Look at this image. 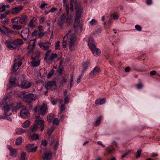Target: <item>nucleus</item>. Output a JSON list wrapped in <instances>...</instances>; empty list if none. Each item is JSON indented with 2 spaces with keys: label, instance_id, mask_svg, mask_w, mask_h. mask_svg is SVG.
Listing matches in <instances>:
<instances>
[{
  "label": "nucleus",
  "instance_id": "obj_1",
  "mask_svg": "<svg viewBox=\"0 0 160 160\" xmlns=\"http://www.w3.org/2000/svg\"><path fill=\"white\" fill-rule=\"evenodd\" d=\"M51 51V49L48 50L45 55V60L48 64L52 63V62L58 56L56 53H52Z\"/></svg>",
  "mask_w": 160,
  "mask_h": 160
},
{
  "label": "nucleus",
  "instance_id": "obj_2",
  "mask_svg": "<svg viewBox=\"0 0 160 160\" xmlns=\"http://www.w3.org/2000/svg\"><path fill=\"white\" fill-rule=\"evenodd\" d=\"M36 99V95L32 93L25 95L22 97V100L27 104H29L35 101Z\"/></svg>",
  "mask_w": 160,
  "mask_h": 160
},
{
  "label": "nucleus",
  "instance_id": "obj_3",
  "mask_svg": "<svg viewBox=\"0 0 160 160\" xmlns=\"http://www.w3.org/2000/svg\"><path fill=\"white\" fill-rule=\"evenodd\" d=\"M76 9L77 11L76 12V16L75 18V22L73 26V28L74 29L77 30L78 27L76 25V24H78V20L80 18L82 14V8L79 5L76 7Z\"/></svg>",
  "mask_w": 160,
  "mask_h": 160
},
{
  "label": "nucleus",
  "instance_id": "obj_4",
  "mask_svg": "<svg viewBox=\"0 0 160 160\" xmlns=\"http://www.w3.org/2000/svg\"><path fill=\"white\" fill-rule=\"evenodd\" d=\"M76 34L71 35L68 38V44L69 48L71 51H73L75 49V42L76 41Z\"/></svg>",
  "mask_w": 160,
  "mask_h": 160
},
{
  "label": "nucleus",
  "instance_id": "obj_5",
  "mask_svg": "<svg viewBox=\"0 0 160 160\" xmlns=\"http://www.w3.org/2000/svg\"><path fill=\"white\" fill-rule=\"evenodd\" d=\"M47 106L45 104H43L41 106H38L34 108V112L36 113L44 115L47 112Z\"/></svg>",
  "mask_w": 160,
  "mask_h": 160
},
{
  "label": "nucleus",
  "instance_id": "obj_6",
  "mask_svg": "<svg viewBox=\"0 0 160 160\" xmlns=\"http://www.w3.org/2000/svg\"><path fill=\"white\" fill-rule=\"evenodd\" d=\"M14 40L10 39L6 40L4 43L6 45L7 47L10 49L14 50L17 47Z\"/></svg>",
  "mask_w": 160,
  "mask_h": 160
},
{
  "label": "nucleus",
  "instance_id": "obj_7",
  "mask_svg": "<svg viewBox=\"0 0 160 160\" xmlns=\"http://www.w3.org/2000/svg\"><path fill=\"white\" fill-rule=\"evenodd\" d=\"M77 31V30L74 29L73 28L69 30L68 32L66 34L65 36L63 37L62 42H67L68 37H69V38L70 36L76 34Z\"/></svg>",
  "mask_w": 160,
  "mask_h": 160
},
{
  "label": "nucleus",
  "instance_id": "obj_8",
  "mask_svg": "<svg viewBox=\"0 0 160 160\" xmlns=\"http://www.w3.org/2000/svg\"><path fill=\"white\" fill-rule=\"evenodd\" d=\"M38 44L42 49L46 50L49 48L51 44L49 42H40Z\"/></svg>",
  "mask_w": 160,
  "mask_h": 160
},
{
  "label": "nucleus",
  "instance_id": "obj_9",
  "mask_svg": "<svg viewBox=\"0 0 160 160\" xmlns=\"http://www.w3.org/2000/svg\"><path fill=\"white\" fill-rule=\"evenodd\" d=\"M22 64L21 60H17L16 59L14 60V63L13 65L12 70L13 72H16L19 68V67Z\"/></svg>",
  "mask_w": 160,
  "mask_h": 160
},
{
  "label": "nucleus",
  "instance_id": "obj_10",
  "mask_svg": "<svg viewBox=\"0 0 160 160\" xmlns=\"http://www.w3.org/2000/svg\"><path fill=\"white\" fill-rule=\"evenodd\" d=\"M22 34L21 36L24 40H26L28 39L29 33V29L25 28L23 29L21 32Z\"/></svg>",
  "mask_w": 160,
  "mask_h": 160
},
{
  "label": "nucleus",
  "instance_id": "obj_11",
  "mask_svg": "<svg viewBox=\"0 0 160 160\" xmlns=\"http://www.w3.org/2000/svg\"><path fill=\"white\" fill-rule=\"evenodd\" d=\"M35 124L41 128V131H42L44 129V123L43 120L40 119L38 117L35 120Z\"/></svg>",
  "mask_w": 160,
  "mask_h": 160
},
{
  "label": "nucleus",
  "instance_id": "obj_12",
  "mask_svg": "<svg viewBox=\"0 0 160 160\" xmlns=\"http://www.w3.org/2000/svg\"><path fill=\"white\" fill-rule=\"evenodd\" d=\"M45 87L47 89L53 90L56 88V83L54 81H51L47 83L45 85Z\"/></svg>",
  "mask_w": 160,
  "mask_h": 160
},
{
  "label": "nucleus",
  "instance_id": "obj_13",
  "mask_svg": "<svg viewBox=\"0 0 160 160\" xmlns=\"http://www.w3.org/2000/svg\"><path fill=\"white\" fill-rule=\"evenodd\" d=\"M34 144L33 143L29 144L26 146V148L28 152H35L36 150L37 147H33Z\"/></svg>",
  "mask_w": 160,
  "mask_h": 160
},
{
  "label": "nucleus",
  "instance_id": "obj_14",
  "mask_svg": "<svg viewBox=\"0 0 160 160\" xmlns=\"http://www.w3.org/2000/svg\"><path fill=\"white\" fill-rule=\"evenodd\" d=\"M101 72L99 68L96 67L90 73V77L92 78L94 77L96 75Z\"/></svg>",
  "mask_w": 160,
  "mask_h": 160
},
{
  "label": "nucleus",
  "instance_id": "obj_15",
  "mask_svg": "<svg viewBox=\"0 0 160 160\" xmlns=\"http://www.w3.org/2000/svg\"><path fill=\"white\" fill-rule=\"evenodd\" d=\"M31 85V83L28 81L23 80L22 81L21 84V87L23 89H27L29 88Z\"/></svg>",
  "mask_w": 160,
  "mask_h": 160
},
{
  "label": "nucleus",
  "instance_id": "obj_16",
  "mask_svg": "<svg viewBox=\"0 0 160 160\" xmlns=\"http://www.w3.org/2000/svg\"><path fill=\"white\" fill-rule=\"evenodd\" d=\"M40 60L38 57H35L32 58V61L31 62L32 66L33 67H37L39 65Z\"/></svg>",
  "mask_w": 160,
  "mask_h": 160
},
{
  "label": "nucleus",
  "instance_id": "obj_17",
  "mask_svg": "<svg viewBox=\"0 0 160 160\" xmlns=\"http://www.w3.org/2000/svg\"><path fill=\"white\" fill-rule=\"evenodd\" d=\"M20 115L22 118H26L29 116L30 113L27 109H23L21 111Z\"/></svg>",
  "mask_w": 160,
  "mask_h": 160
},
{
  "label": "nucleus",
  "instance_id": "obj_18",
  "mask_svg": "<svg viewBox=\"0 0 160 160\" xmlns=\"http://www.w3.org/2000/svg\"><path fill=\"white\" fill-rule=\"evenodd\" d=\"M23 7L20 6L18 7L13 8L11 10V12L12 14H17L23 9Z\"/></svg>",
  "mask_w": 160,
  "mask_h": 160
},
{
  "label": "nucleus",
  "instance_id": "obj_19",
  "mask_svg": "<svg viewBox=\"0 0 160 160\" xmlns=\"http://www.w3.org/2000/svg\"><path fill=\"white\" fill-rule=\"evenodd\" d=\"M28 20V17L26 15L23 14L20 18L19 22L21 24L25 25Z\"/></svg>",
  "mask_w": 160,
  "mask_h": 160
},
{
  "label": "nucleus",
  "instance_id": "obj_20",
  "mask_svg": "<svg viewBox=\"0 0 160 160\" xmlns=\"http://www.w3.org/2000/svg\"><path fill=\"white\" fill-rule=\"evenodd\" d=\"M90 49L95 56H97L100 55V50L98 48H97L96 46Z\"/></svg>",
  "mask_w": 160,
  "mask_h": 160
},
{
  "label": "nucleus",
  "instance_id": "obj_21",
  "mask_svg": "<svg viewBox=\"0 0 160 160\" xmlns=\"http://www.w3.org/2000/svg\"><path fill=\"white\" fill-rule=\"evenodd\" d=\"M66 17V15L62 14L61 16L58 21V24L60 27L62 26L64 22V20Z\"/></svg>",
  "mask_w": 160,
  "mask_h": 160
},
{
  "label": "nucleus",
  "instance_id": "obj_22",
  "mask_svg": "<svg viewBox=\"0 0 160 160\" xmlns=\"http://www.w3.org/2000/svg\"><path fill=\"white\" fill-rule=\"evenodd\" d=\"M8 149L10 151V155L11 156L16 157L17 155L18 151L15 148H12L11 146L8 147Z\"/></svg>",
  "mask_w": 160,
  "mask_h": 160
},
{
  "label": "nucleus",
  "instance_id": "obj_23",
  "mask_svg": "<svg viewBox=\"0 0 160 160\" xmlns=\"http://www.w3.org/2000/svg\"><path fill=\"white\" fill-rule=\"evenodd\" d=\"M59 102L60 104V105L59 106V108L60 109L61 113L64 111L66 108V106L64 104H63V100L62 99H60L59 100Z\"/></svg>",
  "mask_w": 160,
  "mask_h": 160
},
{
  "label": "nucleus",
  "instance_id": "obj_24",
  "mask_svg": "<svg viewBox=\"0 0 160 160\" xmlns=\"http://www.w3.org/2000/svg\"><path fill=\"white\" fill-rule=\"evenodd\" d=\"M52 152H48L44 153L43 159L44 160H51L52 158Z\"/></svg>",
  "mask_w": 160,
  "mask_h": 160
},
{
  "label": "nucleus",
  "instance_id": "obj_25",
  "mask_svg": "<svg viewBox=\"0 0 160 160\" xmlns=\"http://www.w3.org/2000/svg\"><path fill=\"white\" fill-rule=\"evenodd\" d=\"M35 41L36 39H35L30 40L28 46V48L32 49L35 47Z\"/></svg>",
  "mask_w": 160,
  "mask_h": 160
},
{
  "label": "nucleus",
  "instance_id": "obj_26",
  "mask_svg": "<svg viewBox=\"0 0 160 160\" xmlns=\"http://www.w3.org/2000/svg\"><path fill=\"white\" fill-rule=\"evenodd\" d=\"M67 17L66 19V23L68 26L70 25L73 21L72 16L71 14L67 15Z\"/></svg>",
  "mask_w": 160,
  "mask_h": 160
},
{
  "label": "nucleus",
  "instance_id": "obj_27",
  "mask_svg": "<svg viewBox=\"0 0 160 160\" xmlns=\"http://www.w3.org/2000/svg\"><path fill=\"white\" fill-rule=\"evenodd\" d=\"M36 20V19L35 17H33L29 22L28 25V26L32 28H35V23Z\"/></svg>",
  "mask_w": 160,
  "mask_h": 160
},
{
  "label": "nucleus",
  "instance_id": "obj_28",
  "mask_svg": "<svg viewBox=\"0 0 160 160\" xmlns=\"http://www.w3.org/2000/svg\"><path fill=\"white\" fill-rule=\"evenodd\" d=\"M88 46L90 48L96 46L94 39L92 38H89Z\"/></svg>",
  "mask_w": 160,
  "mask_h": 160
},
{
  "label": "nucleus",
  "instance_id": "obj_29",
  "mask_svg": "<svg viewBox=\"0 0 160 160\" xmlns=\"http://www.w3.org/2000/svg\"><path fill=\"white\" fill-rule=\"evenodd\" d=\"M106 101V99L105 98L102 99L99 98L97 99L95 101V104L96 105H101L104 103Z\"/></svg>",
  "mask_w": 160,
  "mask_h": 160
},
{
  "label": "nucleus",
  "instance_id": "obj_30",
  "mask_svg": "<svg viewBox=\"0 0 160 160\" xmlns=\"http://www.w3.org/2000/svg\"><path fill=\"white\" fill-rule=\"evenodd\" d=\"M25 132V131L24 130L21 128H20L16 130L15 134L17 135H20Z\"/></svg>",
  "mask_w": 160,
  "mask_h": 160
},
{
  "label": "nucleus",
  "instance_id": "obj_31",
  "mask_svg": "<svg viewBox=\"0 0 160 160\" xmlns=\"http://www.w3.org/2000/svg\"><path fill=\"white\" fill-rule=\"evenodd\" d=\"M74 4L75 5H77V3L76 0H71L70 3V9L71 12L73 11V5Z\"/></svg>",
  "mask_w": 160,
  "mask_h": 160
},
{
  "label": "nucleus",
  "instance_id": "obj_32",
  "mask_svg": "<svg viewBox=\"0 0 160 160\" xmlns=\"http://www.w3.org/2000/svg\"><path fill=\"white\" fill-rule=\"evenodd\" d=\"M54 118V115L50 113L48 116L47 119L48 122H51L52 121Z\"/></svg>",
  "mask_w": 160,
  "mask_h": 160
},
{
  "label": "nucleus",
  "instance_id": "obj_33",
  "mask_svg": "<svg viewBox=\"0 0 160 160\" xmlns=\"http://www.w3.org/2000/svg\"><path fill=\"white\" fill-rule=\"evenodd\" d=\"M17 47L19 45L22 44L23 43V42L22 39H17L14 40Z\"/></svg>",
  "mask_w": 160,
  "mask_h": 160
},
{
  "label": "nucleus",
  "instance_id": "obj_34",
  "mask_svg": "<svg viewBox=\"0 0 160 160\" xmlns=\"http://www.w3.org/2000/svg\"><path fill=\"white\" fill-rule=\"evenodd\" d=\"M30 123V122L29 121L27 120L22 124V126L25 128H27L29 126Z\"/></svg>",
  "mask_w": 160,
  "mask_h": 160
},
{
  "label": "nucleus",
  "instance_id": "obj_35",
  "mask_svg": "<svg viewBox=\"0 0 160 160\" xmlns=\"http://www.w3.org/2000/svg\"><path fill=\"white\" fill-rule=\"evenodd\" d=\"M16 79L15 78H13L12 79H11L9 80V83L11 84V85L12 86H16L17 85L16 81Z\"/></svg>",
  "mask_w": 160,
  "mask_h": 160
},
{
  "label": "nucleus",
  "instance_id": "obj_36",
  "mask_svg": "<svg viewBox=\"0 0 160 160\" xmlns=\"http://www.w3.org/2000/svg\"><path fill=\"white\" fill-rule=\"evenodd\" d=\"M102 118V117L100 116L99 118L96 120L94 123V125L96 126H98L100 124V121Z\"/></svg>",
  "mask_w": 160,
  "mask_h": 160
},
{
  "label": "nucleus",
  "instance_id": "obj_37",
  "mask_svg": "<svg viewBox=\"0 0 160 160\" xmlns=\"http://www.w3.org/2000/svg\"><path fill=\"white\" fill-rule=\"evenodd\" d=\"M22 139L21 137H19L18 138L16 141L15 144L16 145H20L22 142Z\"/></svg>",
  "mask_w": 160,
  "mask_h": 160
},
{
  "label": "nucleus",
  "instance_id": "obj_38",
  "mask_svg": "<svg viewBox=\"0 0 160 160\" xmlns=\"http://www.w3.org/2000/svg\"><path fill=\"white\" fill-rule=\"evenodd\" d=\"M62 68L61 64L59 66L58 69L57 71V72L58 73L59 75H61L62 74Z\"/></svg>",
  "mask_w": 160,
  "mask_h": 160
},
{
  "label": "nucleus",
  "instance_id": "obj_39",
  "mask_svg": "<svg viewBox=\"0 0 160 160\" xmlns=\"http://www.w3.org/2000/svg\"><path fill=\"white\" fill-rule=\"evenodd\" d=\"M89 64V61H87L83 64V69L82 72H84L85 70L87 69L88 66Z\"/></svg>",
  "mask_w": 160,
  "mask_h": 160
},
{
  "label": "nucleus",
  "instance_id": "obj_40",
  "mask_svg": "<svg viewBox=\"0 0 160 160\" xmlns=\"http://www.w3.org/2000/svg\"><path fill=\"white\" fill-rule=\"evenodd\" d=\"M39 128V126H38L35 123L33 125V126L31 128V130L32 132H35L38 130V129Z\"/></svg>",
  "mask_w": 160,
  "mask_h": 160
},
{
  "label": "nucleus",
  "instance_id": "obj_41",
  "mask_svg": "<svg viewBox=\"0 0 160 160\" xmlns=\"http://www.w3.org/2000/svg\"><path fill=\"white\" fill-rule=\"evenodd\" d=\"M119 16L115 13L112 14L111 15V18L113 20H116L117 19L119 18Z\"/></svg>",
  "mask_w": 160,
  "mask_h": 160
},
{
  "label": "nucleus",
  "instance_id": "obj_42",
  "mask_svg": "<svg viewBox=\"0 0 160 160\" xmlns=\"http://www.w3.org/2000/svg\"><path fill=\"white\" fill-rule=\"evenodd\" d=\"M12 28L14 29L19 30L21 29L22 28V25H17L14 24L12 26Z\"/></svg>",
  "mask_w": 160,
  "mask_h": 160
},
{
  "label": "nucleus",
  "instance_id": "obj_43",
  "mask_svg": "<svg viewBox=\"0 0 160 160\" xmlns=\"http://www.w3.org/2000/svg\"><path fill=\"white\" fill-rule=\"evenodd\" d=\"M54 72V70L53 69H52L49 72V73L47 75V78H51L52 75H53Z\"/></svg>",
  "mask_w": 160,
  "mask_h": 160
},
{
  "label": "nucleus",
  "instance_id": "obj_44",
  "mask_svg": "<svg viewBox=\"0 0 160 160\" xmlns=\"http://www.w3.org/2000/svg\"><path fill=\"white\" fill-rule=\"evenodd\" d=\"M60 42L59 41H57L55 45V49L56 50L60 49Z\"/></svg>",
  "mask_w": 160,
  "mask_h": 160
},
{
  "label": "nucleus",
  "instance_id": "obj_45",
  "mask_svg": "<svg viewBox=\"0 0 160 160\" xmlns=\"http://www.w3.org/2000/svg\"><path fill=\"white\" fill-rule=\"evenodd\" d=\"M38 134L34 133L31 136V139L32 140H36L38 138Z\"/></svg>",
  "mask_w": 160,
  "mask_h": 160
},
{
  "label": "nucleus",
  "instance_id": "obj_46",
  "mask_svg": "<svg viewBox=\"0 0 160 160\" xmlns=\"http://www.w3.org/2000/svg\"><path fill=\"white\" fill-rule=\"evenodd\" d=\"M89 22L91 25H95L97 24V21L95 19H92Z\"/></svg>",
  "mask_w": 160,
  "mask_h": 160
},
{
  "label": "nucleus",
  "instance_id": "obj_47",
  "mask_svg": "<svg viewBox=\"0 0 160 160\" xmlns=\"http://www.w3.org/2000/svg\"><path fill=\"white\" fill-rule=\"evenodd\" d=\"M136 86L138 89H140L143 87V85L142 83L140 82L136 84Z\"/></svg>",
  "mask_w": 160,
  "mask_h": 160
},
{
  "label": "nucleus",
  "instance_id": "obj_48",
  "mask_svg": "<svg viewBox=\"0 0 160 160\" xmlns=\"http://www.w3.org/2000/svg\"><path fill=\"white\" fill-rule=\"evenodd\" d=\"M142 152V149H140L139 150H138L137 151V154L136 156V158H139L141 155V153Z\"/></svg>",
  "mask_w": 160,
  "mask_h": 160
},
{
  "label": "nucleus",
  "instance_id": "obj_49",
  "mask_svg": "<svg viewBox=\"0 0 160 160\" xmlns=\"http://www.w3.org/2000/svg\"><path fill=\"white\" fill-rule=\"evenodd\" d=\"M59 121L58 118H55L53 121V124L57 125L59 124Z\"/></svg>",
  "mask_w": 160,
  "mask_h": 160
},
{
  "label": "nucleus",
  "instance_id": "obj_50",
  "mask_svg": "<svg viewBox=\"0 0 160 160\" xmlns=\"http://www.w3.org/2000/svg\"><path fill=\"white\" fill-rule=\"evenodd\" d=\"M70 8L68 4H66L65 5V10L66 12L67 15L69 14Z\"/></svg>",
  "mask_w": 160,
  "mask_h": 160
},
{
  "label": "nucleus",
  "instance_id": "obj_51",
  "mask_svg": "<svg viewBox=\"0 0 160 160\" xmlns=\"http://www.w3.org/2000/svg\"><path fill=\"white\" fill-rule=\"evenodd\" d=\"M54 130V128H51L48 130L47 132V134L49 136L51 135L53 131Z\"/></svg>",
  "mask_w": 160,
  "mask_h": 160
},
{
  "label": "nucleus",
  "instance_id": "obj_52",
  "mask_svg": "<svg viewBox=\"0 0 160 160\" xmlns=\"http://www.w3.org/2000/svg\"><path fill=\"white\" fill-rule=\"evenodd\" d=\"M51 102L52 104L53 105H55L57 102V100L56 99H54L52 97H51Z\"/></svg>",
  "mask_w": 160,
  "mask_h": 160
},
{
  "label": "nucleus",
  "instance_id": "obj_53",
  "mask_svg": "<svg viewBox=\"0 0 160 160\" xmlns=\"http://www.w3.org/2000/svg\"><path fill=\"white\" fill-rule=\"evenodd\" d=\"M135 28L136 29L139 31H140L142 29V27L139 25H136L135 26Z\"/></svg>",
  "mask_w": 160,
  "mask_h": 160
},
{
  "label": "nucleus",
  "instance_id": "obj_54",
  "mask_svg": "<svg viewBox=\"0 0 160 160\" xmlns=\"http://www.w3.org/2000/svg\"><path fill=\"white\" fill-rule=\"evenodd\" d=\"M10 108L8 106H6L4 107V111L5 112H8L10 110Z\"/></svg>",
  "mask_w": 160,
  "mask_h": 160
},
{
  "label": "nucleus",
  "instance_id": "obj_55",
  "mask_svg": "<svg viewBox=\"0 0 160 160\" xmlns=\"http://www.w3.org/2000/svg\"><path fill=\"white\" fill-rule=\"evenodd\" d=\"M21 107V104L20 102H18L15 106V108L16 109H19Z\"/></svg>",
  "mask_w": 160,
  "mask_h": 160
},
{
  "label": "nucleus",
  "instance_id": "obj_56",
  "mask_svg": "<svg viewBox=\"0 0 160 160\" xmlns=\"http://www.w3.org/2000/svg\"><path fill=\"white\" fill-rule=\"evenodd\" d=\"M6 5H3L0 8V12H2L5 10Z\"/></svg>",
  "mask_w": 160,
  "mask_h": 160
},
{
  "label": "nucleus",
  "instance_id": "obj_57",
  "mask_svg": "<svg viewBox=\"0 0 160 160\" xmlns=\"http://www.w3.org/2000/svg\"><path fill=\"white\" fill-rule=\"evenodd\" d=\"M3 27L9 33H11L12 32V31L11 30V29L8 28L4 26H3Z\"/></svg>",
  "mask_w": 160,
  "mask_h": 160
},
{
  "label": "nucleus",
  "instance_id": "obj_58",
  "mask_svg": "<svg viewBox=\"0 0 160 160\" xmlns=\"http://www.w3.org/2000/svg\"><path fill=\"white\" fill-rule=\"evenodd\" d=\"M69 101V98L68 97H65L64 98V102L65 104L68 103Z\"/></svg>",
  "mask_w": 160,
  "mask_h": 160
},
{
  "label": "nucleus",
  "instance_id": "obj_59",
  "mask_svg": "<svg viewBox=\"0 0 160 160\" xmlns=\"http://www.w3.org/2000/svg\"><path fill=\"white\" fill-rule=\"evenodd\" d=\"M44 33H43L42 32H40L38 33V37L42 38L43 36L44 35Z\"/></svg>",
  "mask_w": 160,
  "mask_h": 160
},
{
  "label": "nucleus",
  "instance_id": "obj_60",
  "mask_svg": "<svg viewBox=\"0 0 160 160\" xmlns=\"http://www.w3.org/2000/svg\"><path fill=\"white\" fill-rule=\"evenodd\" d=\"M59 145V142L58 141H57L56 142L55 145L54 147V149L55 150H56L58 148V146Z\"/></svg>",
  "mask_w": 160,
  "mask_h": 160
},
{
  "label": "nucleus",
  "instance_id": "obj_61",
  "mask_svg": "<svg viewBox=\"0 0 160 160\" xmlns=\"http://www.w3.org/2000/svg\"><path fill=\"white\" fill-rule=\"evenodd\" d=\"M45 19L44 17H42L39 19V20L40 23H42L45 21Z\"/></svg>",
  "mask_w": 160,
  "mask_h": 160
},
{
  "label": "nucleus",
  "instance_id": "obj_62",
  "mask_svg": "<svg viewBox=\"0 0 160 160\" xmlns=\"http://www.w3.org/2000/svg\"><path fill=\"white\" fill-rule=\"evenodd\" d=\"M67 82V79L65 78H63L61 80V83L62 84H63Z\"/></svg>",
  "mask_w": 160,
  "mask_h": 160
},
{
  "label": "nucleus",
  "instance_id": "obj_63",
  "mask_svg": "<svg viewBox=\"0 0 160 160\" xmlns=\"http://www.w3.org/2000/svg\"><path fill=\"white\" fill-rule=\"evenodd\" d=\"M146 3L148 5H150L152 3V0H146Z\"/></svg>",
  "mask_w": 160,
  "mask_h": 160
},
{
  "label": "nucleus",
  "instance_id": "obj_64",
  "mask_svg": "<svg viewBox=\"0 0 160 160\" xmlns=\"http://www.w3.org/2000/svg\"><path fill=\"white\" fill-rule=\"evenodd\" d=\"M157 73V72L155 70H153L150 72V74L151 75H155Z\"/></svg>",
  "mask_w": 160,
  "mask_h": 160
}]
</instances>
